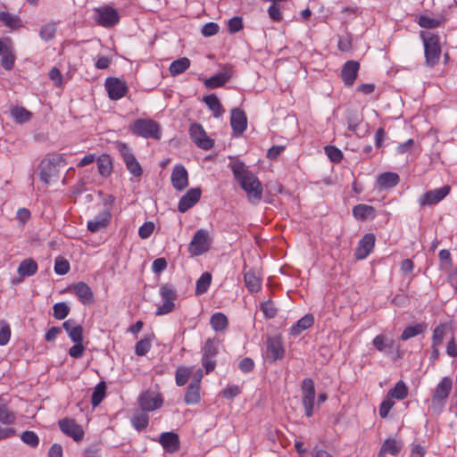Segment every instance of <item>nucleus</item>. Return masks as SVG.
<instances>
[{
    "instance_id": "f257e3e1",
    "label": "nucleus",
    "mask_w": 457,
    "mask_h": 457,
    "mask_svg": "<svg viewBox=\"0 0 457 457\" xmlns=\"http://www.w3.org/2000/svg\"><path fill=\"white\" fill-rule=\"evenodd\" d=\"M230 168L235 179L246 193L248 200L252 203L260 201L262 195V186L258 178L241 161L237 160L231 162Z\"/></svg>"
},
{
    "instance_id": "f03ea898",
    "label": "nucleus",
    "mask_w": 457,
    "mask_h": 457,
    "mask_svg": "<svg viewBox=\"0 0 457 457\" xmlns=\"http://www.w3.org/2000/svg\"><path fill=\"white\" fill-rule=\"evenodd\" d=\"M453 388V379L450 377H445L437 384L429 401L428 411L433 414H439L445 405L446 400Z\"/></svg>"
},
{
    "instance_id": "7ed1b4c3",
    "label": "nucleus",
    "mask_w": 457,
    "mask_h": 457,
    "mask_svg": "<svg viewBox=\"0 0 457 457\" xmlns=\"http://www.w3.org/2000/svg\"><path fill=\"white\" fill-rule=\"evenodd\" d=\"M420 37L424 45L426 62L428 66H434L441 54L440 39L433 30H421Z\"/></svg>"
},
{
    "instance_id": "20e7f679",
    "label": "nucleus",
    "mask_w": 457,
    "mask_h": 457,
    "mask_svg": "<svg viewBox=\"0 0 457 457\" xmlns=\"http://www.w3.org/2000/svg\"><path fill=\"white\" fill-rule=\"evenodd\" d=\"M130 131L144 138L160 139L162 130L158 122L152 119H137L129 125Z\"/></svg>"
},
{
    "instance_id": "39448f33",
    "label": "nucleus",
    "mask_w": 457,
    "mask_h": 457,
    "mask_svg": "<svg viewBox=\"0 0 457 457\" xmlns=\"http://www.w3.org/2000/svg\"><path fill=\"white\" fill-rule=\"evenodd\" d=\"M159 295L161 297V303L157 306L155 314L162 316L172 312L178 298L175 287L170 284H162L159 288Z\"/></svg>"
},
{
    "instance_id": "423d86ee",
    "label": "nucleus",
    "mask_w": 457,
    "mask_h": 457,
    "mask_svg": "<svg viewBox=\"0 0 457 457\" xmlns=\"http://www.w3.org/2000/svg\"><path fill=\"white\" fill-rule=\"evenodd\" d=\"M62 154L52 155L41 162L39 177L41 181L46 184L50 183L51 179L57 172L56 166L64 165Z\"/></svg>"
},
{
    "instance_id": "0eeeda50",
    "label": "nucleus",
    "mask_w": 457,
    "mask_h": 457,
    "mask_svg": "<svg viewBox=\"0 0 457 457\" xmlns=\"http://www.w3.org/2000/svg\"><path fill=\"white\" fill-rule=\"evenodd\" d=\"M302 403L304 408V413L311 417L314 411L315 403V386L312 378H304L302 383Z\"/></svg>"
},
{
    "instance_id": "6e6552de",
    "label": "nucleus",
    "mask_w": 457,
    "mask_h": 457,
    "mask_svg": "<svg viewBox=\"0 0 457 457\" xmlns=\"http://www.w3.org/2000/svg\"><path fill=\"white\" fill-rule=\"evenodd\" d=\"M211 246L210 236L207 230L198 229L189 245V252L195 255H201L206 253Z\"/></svg>"
},
{
    "instance_id": "1a4fd4ad",
    "label": "nucleus",
    "mask_w": 457,
    "mask_h": 457,
    "mask_svg": "<svg viewBox=\"0 0 457 457\" xmlns=\"http://www.w3.org/2000/svg\"><path fill=\"white\" fill-rule=\"evenodd\" d=\"M58 425L61 431L75 442L79 443L83 440L85 436L84 429L75 420L64 418L59 420Z\"/></svg>"
},
{
    "instance_id": "9d476101",
    "label": "nucleus",
    "mask_w": 457,
    "mask_h": 457,
    "mask_svg": "<svg viewBox=\"0 0 457 457\" xmlns=\"http://www.w3.org/2000/svg\"><path fill=\"white\" fill-rule=\"evenodd\" d=\"M0 57L2 67L6 71L12 70L16 57L12 42L9 37L0 38Z\"/></svg>"
},
{
    "instance_id": "9b49d317",
    "label": "nucleus",
    "mask_w": 457,
    "mask_h": 457,
    "mask_svg": "<svg viewBox=\"0 0 457 457\" xmlns=\"http://www.w3.org/2000/svg\"><path fill=\"white\" fill-rule=\"evenodd\" d=\"M163 399L161 394L147 390L138 396V405L143 411H153L162 407Z\"/></svg>"
},
{
    "instance_id": "f8f14e48",
    "label": "nucleus",
    "mask_w": 457,
    "mask_h": 457,
    "mask_svg": "<svg viewBox=\"0 0 457 457\" xmlns=\"http://www.w3.org/2000/svg\"><path fill=\"white\" fill-rule=\"evenodd\" d=\"M96 20L100 26L112 27L119 22L120 14L113 7L105 5L96 9Z\"/></svg>"
},
{
    "instance_id": "ddd939ff",
    "label": "nucleus",
    "mask_w": 457,
    "mask_h": 457,
    "mask_svg": "<svg viewBox=\"0 0 457 457\" xmlns=\"http://www.w3.org/2000/svg\"><path fill=\"white\" fill-rule=\"evenodd\" d=\"M189 134L194 143L204 150L211 149L214 141L209 137L203 126L198 123H193L189 129Z\"/></svg>"
},
{
    "instance_id": "4468645a",
    "label": "nucleus",
    "mask_w": 457,
    "mask_h": 457,
    "mask_svg": "<svg viewBox=\"0 0 457 457\" xmlns=\"http://www.w3.org/2000/svg\"><path fill=\"white\" fill-rule=\"evenodd\" d=\"M451 187L449 186H443L425 192L420 196L418 202L421 206L434 205L445 198L449 195Z\"/></svg>"
},
{
    "instance_id": "2eb2a0df",
    "label": "nucleus",
    "mask_w": 457,
    "mask_h": 457,
    "mask_svg": "<svg viewBox=\"0 0 457 457\" xmlns=\"http://www.w3.org/2000/svg\"><path fill=\"white\" fill-rule=\"evenodd\" d=\"M218 353L217 343L212 339H207L203 347V358L202 363L205 369L206 373H210L216 367V361L214 360Z\"/></svg>"
},
{
    "instance_id": "dca6fc26",
    "label": "nucleus",
    "mask_w": 457,
    "mask_h": 457,
    "mask_svg": "<svg viewBox=\"0 0 457 457\" xmlns=\"http://www.w3.org/2000/svg\"><path fill=\"white\" fill-rule=\"evenodd\" d=\"M104 87L108 93V96L112 100H119L122 98L128 91L126 82L118 78H107L104 81Z\"/></svg>"
},
{
    "instance_id": "f3484780",
    "label": "nucleus",
    "mask_w": 457,
    "mask_h": 457,
    "mask_svg": "<svg viewBox=\"0 0 457 457\" xmlns=\"http://www.w3.org/2000/svg\"><path fill=\"white\" fill-rule=\"evenodd\" d=\"M170 181L172 187L178 190H184L188 185V173L182 164H176L171 171Z\"/></svg>"
},
{
    "instance_id": "a211bd4d",
    "label": "nucleus",
    "mask_w": 457,
    "mask_h": 457,
    "mask_svg": "<svg viewBox=\"0 0 457 457\" xmlns=\"http://www.w3.org/2000/svg\"><path fill=\"white\" fill-rule=\"evenodd\" d=\"M376 242V237L372 233H368L359 241L355 251L357 260H364L372 252Z\"/></svg>"
},
{
    "instance_id": "6ab92c4d",
    "label": "nucleus",
    "mask_w": 457,
    "mask_h": 457,
    "mask_svg": "<svg viewBox=\"0 0 457 457\" xmlns=\"http://www.w3.org/2000/svg\"><path fill=\"white\" fill-rule=\"evenodd\" d=\"M70 290L78 297L84 305H89L94 302V294L91 287L85 282H78L72 285Z\"/></svg>"
},
{
    "instance_id": "aec40b11",
    "label": "nucleus",
    "mask_w": 457,
    "mask_h": 457,
    "mask_svg": "<svg viewBox=\"0 0 457 457\" xmlns=\"http://www.w3.org/2000/svg\"><path fill=\"white\" fill-rule=\"evenodd\" d=\"M202 190L200 187L190 188L184 195L178 204V210L180 212H186L192 208L201 198Z\"/></svg>"
},
{
    "instance_id": "412c9836",
    "label": "nucleus",
    "mask_w": 457,
    "mask_h": 457,
    "mask_svg": "<svg viewBox=\"0 0 457 457\" xmlns=\"http://www.w3.org/2000/svg\"><path fill=\"white\" fill-rule=\"evenodd\" d=\"M285 355V348L280 337H270L267 340V357L271 361L281 360Z\"/></svg>"
},
{
    "instance_id": "4be33fe9",
    "label": "nucleus",
    "mask_w": 457,
    "mask_h": 457,
    "mask_svg": "<svg viewBox=\"0 0 457 457\" xmlns=\"http://www.w3.org/2000/svg\"><path fill=\"white\" fill-rule=\"evenodd\" d=\"M120 154L123 157V160L126 163L127 169L129 170V172L135 176L139 177L142 174V169L139 164V162L135 158L134 154L130 151V149L126 145H122L120 146Z\"/></svg>"
},
{
    "instance_id": "5701e85b",
    "label": "nucleus",
    "mask_w": 457,
    "mask_h": 457,
    "mask_svg": "<svg viewBox=\"0 0 457 457\" xmlns=\"http://www.w3.org/2000/svg\"><path fill=\"white\" fill-rule=\"evenodd\" d=\"M360 69V64L356 61H348L346 62L341 71V78L344 84L346 87H351L353 85L358 71Z\"/></svg>"
},
{
    "instance_id": "b1692460",
    "label": "nucleus",
    "mask_w": 457,
    "mask_h": 457,
    "mask_svg": "<svg viewBox=\"0 0 457 457\" xmlns=\"http://www.w3.org/2000/svg\"><path fill=\"white\" fill-rule=\"evenodd\" d=\"M10 398L7 395H0V423L9 426L16 421V413L9 407Z\"/></svg>"
},
{
    "instance_id": "393cba45",
    "label": "nucleus",
    "mask_w": 457,
    "mask_h": 457,
    "mask_svg": "<svg viewBox=\"0 0 457 457\" xmlns=\"http://www.w3.org/2000/svg\"><path fill=\"white\" fill-rule=\"evenodd\" d=\"M111 217V212L108 210L99 212L94 219L87 221V229L92 233H96L105 228L110 223Z\"/></svg>"
},
{
    "instance_id": "a878e982",
    "label": "nucleus",
    "mask_w": 457,
    "mask_h": 457,
    "mask_svg": "<svg viewBox=\"0 0 457 457\" xmlns=\"http://www.w3.org/2000/svg\"><path fill=\"white\" fill-rule=\"evenodd\" d=\"M230 125L237 136L244 133L247 127V120L245 112L240 109H233L231 112Z\"/></svg>"
},
{
    "instance_id": "bb28decb",
    "label": "nucleus",
    "mask_w": 457,
    "mask_h": 457,
    "mask_svg": "<svg viewBox=\"0 0 457 457\" xmlns=\"http://www.w3.org/2000/svg\"><path fill=\"white\" fill-rule=\"evenodd\" d=\"M159 443L166 452L170 453H175L179 449V436L173 432L162 433L159 438Z\"/></svg>"
},
{
    "instance_id": "cd10ccee",
    "label": "nucleus",
    "mask_w": 457,
    "mask_h": 457,
    "mask_svg": "<svg viewBox=\"0 0 457 457\" xmlns=\"http://www.w3.org/2000/svg\"><path fill=\"white\" fill-rule=\"evenodd\" d=\"M353 216L357 220L365 221L375 219L377 212L371 205L359 204L353 208Z\"/></svg>"
},
{
    "instance_id": "c85d7f7f",
    "label": "nucleus",
    "mask_w": 457,
    "mask_h": 457,
    "mask_svg": "<svg viewBox=\"0 0 457 457\" xmlns=\"http://www.w3.org/2000/svg\"><path fill=\"white\" fill-rule=\"evenodd\" d=\"M314 323V317L312 314L308 313L298 320L289 328V335L295 337H298L302 332L311 328Z\"/></svg>"
},
{
    "instance_id": "c756f323",
    "label": "nucleus",
    "mask_w": 457,
    "mask_h": 457,
    "mask_svg": "<svg viewBox=\"0 0 457 457\" xmlns=\"http://www.w3.org/2000/svg\"><path fill=\"white\" fill-rule=\"evenodd\" d=\"M403 447V443L395 438H387L382 444L378 457H385L386 454L396 456Z\"/></svg>"
},
{
    "instance_id": "7c9ffc66",
    "label": "nucleus",
    "mask_w": 457,
    "mask_h": 457,
    "mask_svg": "<svg viewBox=\"0 0 457 457\" xmlns=\"http://www.w3.org/2000/svg\"><path fill=\"white\" fill-rule=\"evenodd\" d=\"M231 70H224L222 72L206 79L204 81V84L209 89L220 87L231 78Z\"/></svg>"
},
{
    "instance_id": "2f4dec72",
    "label": "nucleus",
    "mask_w": 457,
    "mask_h": 457,
    "mask_svg": "<svg viewBox=\"0 0 457 457\" xmlns=\"http://www.w3.org/2000/svg\"><path fill=\"white\" fill-rule=\"evenodd\" d=\"M62 328L73 343L83 342V328L80 325H74V322L69 320L62 323Z\"/></svg>"
},
{
    "instance_id": "473e14b6",
    "label": "nucleus",
    "mask_w": 457,
    "mask_h": 457,
    "mask_svg": "<svg viewBox=\"0 0 457 457\" xmlns=\"http://www.w3.org/2000/svg\"><path fill=\"white\" fill-rule=\"evenodd\" d=\"M244 280L250 293H257L262 287V278L252 270L245 272Z\"/></svg>"
},
{
    "instance_id": "72a5a7b5",
    "label": "nucleus",
    "mask_w": 457,
    "mask_h": 457,
    "mask_svg": "<svg viewBox=\"0 0 457 457\" xmlns=\"http://www.w3.org/2000/svg\"><path fill=\"white\" fill-rule=\"evenodd\" d=\"M372 344L378 352L388 354L394 346V340L386 335L380 334L374 337Z\"/></svg>"
},
{
    "instance_id": "f704fd0d",
    "label": "nucleus",
    "mask_w": 457,
    "mask_h": 457,
    "mask_svg": "<svg viewBox=\"0 0 457 457\" xmlns=\"http://www.w3.org/2000/svg\"><path fill=\"white\" fill-rule=\"evenodd\" d=\"M148 411L137 410L132 416L130 421L132 426L137 431L145 429L149 422Z\"/></svg>"
},
{
    "instance_id": "c9c22d12",
    "label": "nucleus",
    "mask_w": 457,
    "mask_h": 457,
    "mask_svg": "<svg viewBox=\"0 0 457 457\" xmlns=\"http://www.w3.org/2000/svg\"><path fill=\"white\" fill-rule=\"evenodd\" d=\"M210 325L215 332H221L227 329L228 320L222 312H215L211 316Z\"/></svg>"
},
{
    "instance_id": "e433bc0d",
    "label": "nucleus",
    "mask_w": 457,
    "mask_h": 457,
    "mask_svg": "<svg viewBox=\"0 0 457 457\" xmlns=\"http://www.w3.org/2000/svg\"><path fill=\"white\" fill-rule=\"evenodd\" d=\"M399 176L395 172H384L378 177L377 182L380 187L391 188L399 183Z\"/></svg>"
},
{
    "instance_id": "4c0bfd02",
    "label": "nucleus",
    "mask_w": 457,
    "mask_h": 457,
    "mask_svg": "<svg viewBox=\"0 0 457 457\" xmlns=\"http://www.w3.org/2000/svg\"><path fill=\"white\" fill-rule=\"evenodd\" d=\"M17 271L23 278L32 276L37 271V264L31 258L25 259L20 263Z\"/></svg>"
},
{
    "instance_id": "58836bf2",
    "label": "nucleus",
    "mask_w": 457,
    "mask_h": 457,
    "mask_svg": "<svg viewBox=\"0 0 457 457\" xmlns=\"http://www.w3.org/2000/svg\"><path fill=\"white\" fill-rule=\"evenodd\" d=\"M154 338L153 333L145 335L135 345V353L137 356H145L152 348V342Z\"/></svg>"
},
{
    "instance_id": "ea45409f",
    "label": "nucleus",
    "mask_w": 457,
    "mask_h": 457,
    "mask_svg": "<svg viewBox=\"0 0 457 457\" xmlns=\"http://www.w3.org/2000/svg\"><path fill=\"white\" fill-rule=\"evenodd\" d=\"M204 101L206 104V105L209 107V109L212 112L213 116L215 118H219L223 114L224 109H223L219 98L215 95L212 94V95L205 96L204 98Z\"/></svg>"
},
{
    "instance_id": "a19ab883",
    "label": "nucleus",
    "mask_w": 457,
    "mask_h": 457,
    "mask_svg": "<svg viewBox=\"0 0 457 457\" xmlns=\"http://www.w3.org/2000/svg\"><path fill=\"white\" fill-rule=\"evenodd\" d=\"M445 19L443 17L431 18L426 15H421L419 18L418 23L423 29H436L445 26Z\"/></svg>"
},
{
    "instance_id": "79ce46f5",
    "label": "nucleus",
    "mask_w": 457,
    "mask_h": 457,
    "mask_svg": "<svg viewBox=\"0 0 457 457\" xmlns=\"http://www.w3.org/2000/svg\"><path fill=\"white\" fill-rule=\"evenodd\" d=\"M386 395L392 400H403L408 395V387L403 381L400 380L388 391Z\"/></svg>"
},
{
    "instance_id": "37998d69",
    "label": "nucleus",
    "mask_w": 457,
    "mask_h": 457,
    "mask_svg": "<svg viewBox=\"0 0 457 457\" xmlns=\"http://www.w3.org/2000/svg\"><path fill=\"white\" fill-rule=\"evenodd\" d=\"M200 398V386L197 383H190L185 395V402L187 404H196Z\"/></svg>"
},
{
    "instance_id": "c03bdc74",
    "label": "nucleus",
    "mask_w": 457,
    "mask_h": 457,
    "mask_svg": "<svg viewBox=\"0 0 457 457\" xmlns=\"http://www.w3.org/2000/svg\"><path fill=\"white\" fill-rule=\"evenodd\" d=\"M212 283V275L209 272H204L196 281L195 295H201L207 292Z\"/></svg>"
},
{
    "instance_id": "a18cd8bd",
    "label": "nucleus",
    "mask_w": 457,
    "mask_h": 457,
    "mask_svg": "<svg viewBox=\"0 0 457 457\" xmlns=\"http://www.w3.org/2000/svg\"><path fill=\"white\" fill-rule=\"evenodd\" d=\"M190 66V61L187 57H181L171 62L170 72L172 76L183 73Z\"/></svg>"
},
{
    "instance_id": "49530a36",
    "label": "nucleus",
    "mask_w": 457,
    "mask_h": 457,
    "mask_svg": "<svg viewBox=\"0 0 457 457\" xmlns=\"http://www.w3.org/2000/svg\"><path fill=\"white\" fill-rule=\"evenodd\" d=\"M0 21L9 29H19L22 26L21 21L18 16L6 12H0Z\"/></svg>"
},
{
    "instance_id": "de8ad7c7",
    "label": "nucleus",
    "mask_w": 457,
    "mask_h": 457,
    "mask_svg": "<svg viewBox=\"0 0 457 457\" xmlns=\"http://www.w3.org/2000/svg\"><path fill=\"white\" fill-rule=\"evenodd\" d=\"M106 386L104 382L98 383L94 388L91 403L94 407L98 406L105 397Z\"/></svg>"
},
{
    "instance_id": "09e8293b",
    "label": "nucleus",
    "mask_w": 457,
    "mask_h": 457,
    "mask_svg": "<svg viewBox=\"0 0 457 457\" xmlns=\"http://www.w3.org/2000/svg\"><path fill=\"white\" fill-rule=\"evenodd\" d=\"M446 334V325L440 324L436 326L433 331L432 336V347L433 348H438L445 338V336Z\"/></svg>"
},
{
    "instance_id": "8fccbe9b",
    "label": "nucleus",
    "mask_w": 457,
    "mask_h": 457,
    "mask_svg": "<svg viewBox=\"0 0 457 457\" xmlns=\"http://www.w3.org/2000/svg\"><path fill=\"white\" fill-rule=\"evenodd\" d=\"M11 115L18 123H24L29 120L31 113L23 107L15 106L11 110Z\"/></svg>"
},
{
    "instance_id": "3c124183",
    "label": "nucleus",
    "mask_w": 457,
    "mask_h": 457,
    "mask_svg": "<svg viewBox=\"0 0 457 457\" xmlns=\"http://www.w3.org/2000/svg\"><path fill=\"white\" fill-rule=\"evenodd\" d=\"M12 330L10 324L4 320H0V345H6L11 339Z\"/></svg>"
},
{
    "instance_id": "603ef678",
    "label": "nucleus",
    "mask_w": 457,
    "mask_h": 457,
    "mask_svg": "<svg viewBox=\"0 0 457 457\" xmlns=\"http://www.w3.org/2000/svg\"><path fill=\"white\" fill-rule=\"evenodd\" d=\"M424 327L421 324H416L414 326H408L404 328L401 335V339L406 341L411 337H414L423 332Z\"/></svg>"
},
{
    "instance_id": "864d4df0",
    "label": "nucleus",
    "mask_w": 457,
    "mask_h": 457,
    "mask_svg": "<svg viewBox=\"0 0 457 457\" xmlns=\"http://www.w3.org/2000/svg\"><path fill=\"white\" fill-rule=\"evenodd\" d=\"M53 310H54V316L57 320L65 319L70 312V307L65 303H55L53 307Z\"/></svg>"
},
{
    "instance_id": "5fc2aeb1",
    "label": "nucleus",
    "mask_w": 457,
    "mask_h": 457,
    "mask_svg": "<svg viewBox=\"0 0 457 457\" xmlns=\"http://www.w3.org/2000/svg\"><path fill=\"white\" fill-rule=\"evenodd\" d=\"M325 154L333 162H339L343 159V153L334 145H327L324 148Z\"/></svg>"
},
{
    "instance_id": "6e6d98bb",
    "label": "nucleus",
    "mask_w": 457,
    "mask_h": 457,
    "mask_svg": "<svg viewBox=\"0 0 457 457\" xmlns=\"http://www.w3.org/2000/svg\"><path fill=\"white\" fill-rule=\"evenodd\" d=\"M22 442L30 447H37L39 443L37 435L33 431H25L21 436Z\"/></svg>"
},
{
    "instance_id": "4d7b16f0",
    "label": "nucleus",
    "mask_w": 457,
    "mask_h": 457,
    "mask_svg": "<svg viewBox=\"0 0 457 457\" xmlns=\"http://www.w3.org/2000/svg\"><path fill=\"white\" fill-rule=\"evenodd\" d=\"M394 405H395V401L386 395L379 405V409H378L379 416L383 419L386 418L390 410L393 408Z\"/></svg>"
},
{
    "instance_id": "13d9d810",
    "label": "nucleus",
    "mask_w": 457,
    "mask_h": 457,
    "mask_svg": "<svg viewBox=\"0 0 457 457\" xmlns=\"http://www.w3.org/2000/svg\"><path fill=\"white\" fill-rule=\"evenodd\" d=\"M191 371L192 370L189 368H179L176 370V384L179 386H184L187 383Z\"/></svg>"
},
{
    "instance_id": "bf43d9fd",
    "label": "nucleus",
    "mask_w": 457,
    "mask_h": 457,
    "mask_svg": "<svg viewBox=\"0 0 457 457\" xmlns=\"http://www.w3.org/2000/svg\"><path fill=\"white\" fill-rule=\"evenodd\" d=\"M260 309L263 312L264 316L268 319L274 318L277 314V309L271 301H266L262 303L260 306Z\"/></svg>"
},
{
    "instance_id": "052dcab7",
    "label": "nucleus",
    "mask_w": 457,
    "mask_h": 457,
    "mask_svg": "<svg viewBox=\"0 0 457 457\" xmlns=\"http://www.w3.org/2000/svg\"><path fill=\"white\" fill-rule=\"evenodd\" d=\"M70 270V263L62 258H57L54 262V272L58 275H65Z\"/></svg>"
},
{
    "instance_id": "680f3d73",
    "label": "nucleus",
    "mask_w": 457,
    "mask_h": 457,
    "mask_svg": "<svg viewBox=\"0 0 457 457\" xmlns=\"http://www.w3.org/2000/svg\"><path fill=\"white\" fill-rule=\"evenodd\" d=\"M154 230V224L151 221L145 222L138 229V235L141 238H148Z\"/></svg>"
},
{
    "instance_id": "e2e57ef3",
    "label": "nucleus",
    "mask_w": 457,
    "mask_h": 457,
    "mask_svg": "<svg viewBox=\"0 0 457 457\" xmlns=\"http://www.w3.org/2000/svg\"><path fill=\"white\" fill-rule=\"evenodd\" d=\"M352 47V39L351 36L346 33L343 35L338 39V49L342 52H347Z\"/></svg>"
},
{
    "instance_id": "0e129e2a",
    "label": "nucleus",
    "mask_w": 457,
    "mask_h": 457,
    "mask_svg": "<svg viewBox=\"0 0 457 457\" xmlns=\"http://www.w3.org/2000/svg\"><path fill=\"white\" fill-rule=\"evenodd\" d=\"M84 352L85 346L82 343H74V345L69 349L70 356L75 359L82 357Z\"/></svg>"
},
{
    "instance_id": "69168bd1",
    "label": "nucleus",
    "mask_w": 457,
    "mask_h": 457,
    "mask_svg": "<svg viewBox=\"0 0 457 457\" xmlns=\"http://www.w3.org/2000/svg\"><path fill=\"white\" fill-rule=\"evenodd\" d=\"M241 390L238 386L233 385L224 388L221 392L222 395L227 399H232L240 394Z\"/></svg>"
},
{
    "instance_id": "338daca9",
    "label": "nucleus",
    "mask_w": 457,
    "mask_h": 457,
    "mask_svg": "<svg viewBox=\"0 0 457 457\" xmlns=\"http://www.w3.org/2000/svg\"><path fill=\"white\" fill-rule=\"evenodd\" d=\"M30 212L27 208H20L16 212V218L21 225H24L30 219Z\"/></svg>"
},
{
    "instance_id": "774afa93",
    "label": "nucleus",
    "mask_w": 457,
    "mask_h": 457,
    "mask_svg": "<svg viewBox=\"0 0 457 457\" xmlns=\"http://www.w3.org/2000/svg\"><path fill=\"white\" fill-rule=\"evenodd\" d=\"M238 366H239V369L244 373H247V372H250L251 370H253V369L254 367V362L251 358H244L243 360H241Z\"/></svg>"
}]
</instances>
